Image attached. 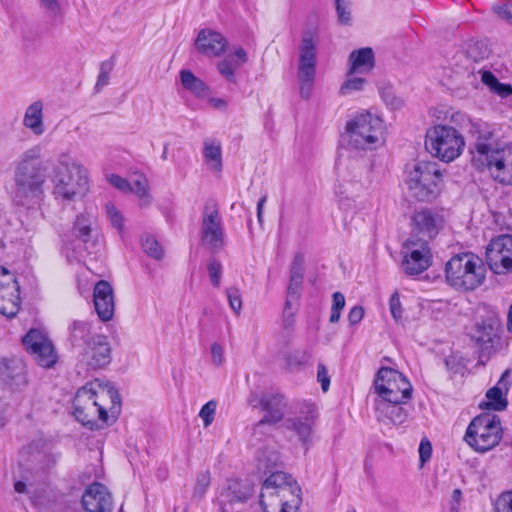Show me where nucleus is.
<instances>
[{"label":"nucleus","instance_id":"55","mask_svg":"<svg viewBox=\"0 0 512 512\" xmlns=\"http://www.w3.org/2000/svg\"><path fill=\"white\" fill-rule=\"evenodd\" d=\"M317 380L321 384L322 391L327 392L330 387V376L323 363H319L317 366Z\"/></svg>","mask_w":512,"mask_h":512},{"label":"nucleus","instance_id":"7","mask_svg":"<svg viewBox=\"0 0 512 512\" xmlns=\"http://www.w3.org/2000/svg\"><path fill=\"white\" fill-rule=\"evenodd\" d=\"M319 31L316 26L303 30L299 47L298 79L300 94L303 99H309L315 81L317 64V47Z\"/></svg>","mask_w":512,"mask_h":512},{"label":"nucleus","instance_id":"3","mask_svg":"<svg viewBox=\"0 0 512 512\" xmlns=\"http://www.w3.org/2000/svg\"><path fill=\"white\" fill-rule=\"evenodd\" d=\"M14 181L13 202L17 206H29L42 195L46 174L39 161V148L29 149L21 155Z\"/></svg>","mask_w":512,"mask_h":512},{"label":"nucleus","instance_id":"12","mask_svg":"<svg viewBox=\"0 0 512 512\" xmlns=\"http://www.w3.org/2000/svg\"><path fill=\"white\" fill-rule=\"evenodd\" d=\"M374 390L382 400L389 402L408 401L412 397V385L398 370L381 367L374 379Z\"/></svg>","mask_w":512,"mask_h":512},{"label":"nucleus","instance_id":"26","mask_svg":"<svg viewBox=\"0 0 512 512\" xmlns=\"http://www.w3.org/2000/svg\"><path fill=\"white\" fill-rule=\"evenodd\" d=\"M95 311L102 321L112 319L115 310L113 288L108 281L100 280L93 291Z\"/></svg>","mask_w":512,"mask_h":512},{"label":"nucleus","instance_id":"1","mask_svg":"<svg viewBox=\"0 0 512 512\" xmlns=\"http://www.w3.org/2000/svg\"><path fill=\"white\" fill-rule=\"evenodd\" d=\"M99 394L108 396L113 407L120 406L121 397L118 390L110 383L102 385L97 381L78 389L73 399V414L76 420L92 431L103 429L115 421L109 417L105 407L98 403Z\"/></svg>","mask_w":512,"mask_h":512},{"label":"nucleus","instance_id":"60","mask_svg":"<svg viewBox=\"0 0 512 512\" xmlns=\"http://www.w3.org/2000/svg\"><path fill=\"white\" fill-rule=\"evenodd\" d=\"M479 72L481 73V81L483 82V84L488 86L491 91L493 87H495L496 84H498L499 82L497 77L491 71L488 70H480Z\"/></svg>","mask_w":512,"mask_h":512},{"label":"nucleus","instance_id":"25","mask_svg":"<svg viewBox=\"0 0 512 512\" xmlns=\"http://www.w3.org/2000/svg\"><path fill=\"white\" fill-rule=\"evenodd\" d=\"M194 45L199 53L208 57H218L225 52L228 40L220 32L204 28L199 31Z\"/></svg>","mask_w":512,"mask_h":512},{"label":"nucleus","instance_id":"61","mask_svg":"<svg viewBox=\"0 0 512 512\" xmlns=\"http://www.w3.org/2000/svg\"><path fill=\"white\" fill-rule=\"evenodd\" d=\"M491 92L502 98H507L508 96L512 95V86L510 84L498 82V84L493 87Z\"/></svg>","mask_w":512,"mask_h":512},{"label":"nucleus","instance_id":"58","mask_svg":"<svg viewBox=\"0 0 512 512\" xmlns=\"http://www.w3.org/2000/svg\"><path fill=\"white\" fill-rule=\"evenodd\" d=\"M364 316V309L362 306H354L348 313V321L351 325H356L361 322Z\"/></svg>","mask_w":512,"mask_h":512},{"label":"nucleus","instance_id":"33","mask_svg":"<svg viewBox=\"0 0 512 512\" xmlns=\"http://www.w3.org/2000/svg\"><path fill=\"white\" fill-rule=\"evenodd\" d=\"M21 306L20 289L18 291L0 290V313L8 318L17 315Z\"/></svg>","mask_w":512,"mask_h":512},{"label":"nucleus","instance_id":"40","mask_svg":"<svg viewBox=\"0 0 512 512\" xmlns=\"http://www.w3.org/2000/svg\"><path fill=\"white\" fill-rule=\"evenodd\" d=\"M312 359V353L308 349L295 350L286 356V362L291 368L308 365Z\"/></svg>","mask_w":512,"mask_h":512},{"label":"nucleus","instance_id":"32","mask_svg":"<svg viewBox=\"0 0 512 512\" xmlns=\"http://www.w3.org/2000/svg\"><path fill=\"white\" fill-rule=\"evenodd\" d=\"M42 110V102L35 101L28 106L24 115V125L31 129L36 135H41L44 133Z\"/></svg>","mask_w":512,"mask_h":512},{"label":"nucleus","instance_id":"42","mask_svg":"<svg viewBox=\"0 0 512 512\" xmlns=\"http://www.w3.org/2000/svg\"><path fill=\"white\" fill-rule=\"evenodd\" d=\"M20 285L16 276L4 267H0V290L18 291Z\"/></svg>","mask_w":512,"mask_h":512},{"label":"nucleus","instance_id":"17","mask_svg":"<svg viewBox=\"0 0 512 512\" xmlns=\"http://www.w3.org/2000/svg\"><path fill=\"white\" fill-rule=\"evenodd\" d=\"M22 343L34 361L43 368L53 367L58 355L51 340L38 329H31L23 338Z\"/></svg>","mask_w":512,"mask_h":512},{"label":"nucleus","instance_id":"13","mask_svg":"<svg viewBox=\"0 0 512 512\" xmlns=\"http://www.w3.org/2000/svg\"><path fill=\"white\" fill-rule=\"evenodd\" d=\"M402 267L407 275L413 276L427 270L432 261L429 243L424 238L410 236L402 248Z\"/></svg>","mask_w":512,"mask_h":512},{"label":"nucleus","instance_id":"15","mask_svg":"<svg viewBox=\"0 0 512 512\" xmlns=\"http://www.w3.org/2000/svg\"><path fill=\"white\" fill-rule=\"evenodd\" d=\"M254 494V486L247 479L231 478L220 489L217 503L221 512H237V506L245 504Z\"/></svg>","mask_w":512,"mask_h":512},{"label":"nucleus","instance_id":"22","mask_svg":"<svg viewBox=\"0 0 512 512\" xmlns=\"http://www.w3.org/2000/svg\"><path fill=\"white\" fill-rule=\"evenodd\" d=\"M26 449L33 461L44 471L53 469L61 458L57 442L50 437L37 436L27 445Z\"/></svg>","mask_w":512,"mask_h":512},{"label":"nucleus","instance_id":"35","mask_svg":"<svg viewBox=\"0 0 512 512\" xmlns=\"http://www.w3.org/2000/svg\"><path fill=\"white\" fill-rule=\"evenodd\" d=\"M180 80L183 88L196 97L202 98L208 91V86L190 70L183 69L180 71Z\"/></svg>","mask_w":512,"mask_h":512},{"label":"nucleus","instance_id":"11","mask_svg":"<svg viewBox=\"0 0 512 512\" xmlns=\"http://www.w3.org/2000/svg\"><path fill=\"white\" fill-rule=\"evenodd\" d=\"M471 133L475 136L472 162L478 170H483L490 160H494L506 151L494 125L483 122H471Z\"/></svg>","mask_w":512,"mask_h":512},{"label":"nucleus","instance_id":"47","mask_svg":"<svg viewBox=\"0 0 512 512\" xmlns=\"http://www.w3.org/2000/svg\"><path fill=\"white\" fill-rule=\"evenodd\" d=\"M210 485V473L209 472H203L197 476L196 484L194 487L193 495L194 497H197L201 499L205 493L207 488Z\"/></svg>","mask_w":512,"mask_h":512},{"label":"nucleus","instance_id":"23","mask_svg":"<svg viewBox=\"0 0 512 512\" xmlns=\"http://www.w3.org/2000/svg\"><path fill=\"white\" fill-rule=\"evenodd\" d=\"M0 379L12 391H23L28 385L26 365L17 357L0 358Z\"/></svg>","mask_w":512,"mask_h":512},{"label":"nucleus","instance_id":"14","mask_svg":"<svg viewBox=\"0 0 512 512\" xmlns=\"http://www.w3.org/2000/svg\"><path fill=\"white\" fill-rule=\"evenodd\" d=\"M486 262L497 275L512 273V235L501 234L490 240L486 247Z\"/></svg>","mask_w":512,"mask_h":512},{"label":"nucleus","instance_id":"53","mask_svg":"<svg viewBox=\"0 0 512 512\" xmlns=\"http://www.w3.org/2000/svg\"><path fill=\"white\" fill-rule=\"evenodd\" d=\"M390 312L394 320L398 323L402 319V306L398 292H394L389 300Z\"/></svg>","mask_w":512,"mask_h":512},{"label":"nucleus","instance_id":"54","mask_svg":"<svg viewBox=\"0 0 512 512\" xmlns=\"http://www.w3.org/2000/svg\"><path fill=\"white\" fill-rule=\"evenodd\" d=\"M493 325L492 324H485V322L481 324H477V332L480 333V335L477 337V342L479 343H487L490 342L493 335Z\"/></svg>","mask_w":512,"mask_h":512},{"label":"nucleus","instance_id":"37","mask_svg":"<svg viewBox=\"0 0 512 512\" xmlns=\"http://www.w3.org/2000/svg\"><path fill=\"white\" fill-rule=\"evenodd\" d=\"M204 157L206 162L212 169L220 171L222 167V155L220 144H212L208 141L204 142Z\"/></svg>","mask_w":512,"mask_h":512},{"label":"nucleus","instance_id":"24","mask_svg":"<svg viewBox=\"0 0 512 512\" xmlns=\"http://www.w3.org/2000/svg\"><path fill=\"white\" fill-rule=\"evenodd\" d=\"M81 502L88 512H111L113 507L111 494L106 486L99 482L87 486Z\"/></svg>","mask_w":512,"mask_h":512},{"label":"nucleus","instance_id":"36","mask_svg":"<svg viewBox=\"0 0 512 512\" xmlns=\"http://www.w3.org/2000/svg\"><path fill=\"white\" fill-rule=\"evenodd\" d=\"M463 52L468 59L478 62L488 58L490 49L487 40L470 39L465 44Z\"/></svg>","mask_w":512,"mask_h":512},{"label":"nucleus","instance_id":"6","mask_svg":"<svg viewBox=\"0 0 512 512\" xmlns=\"http://www.w3.org/2000/svg\"><path fill=\"white\" fill-rule=\"evenodd\" d=\"M405 180L411 196L419 201H432L440 193L442 173L434 161H417Z\"/></svg>","mask_w":512,"mask_h":512},{"label":"nucleus","instance_id":"9","mask_svg":"<svg viewBox=\"0 0 512 512\" xmlns=\"http://www.w3.org/2000/svg\"><path fill=\"white\" fill-rule=\"evenodd\" d=\"M465 441L475 451L485 453L493 449L502 439V426L499 416L482 413L468 425Z\"/></svg>","mask_w":512,"mask_h":512},{"label":"nucleus","instance_id":"34","mask_svg":"<svg viewBox=\"0 0 512 512\" xmlns=\"http://www.w3.org/2000/svg\"><path fill=\"white\" fill-rule=\"evenodd\" d=\"M507 393L502 390V387L494 386L486 392V398L488 401L481 402L479 407L481 409L503 411L508 406V400L506 397Z\"/></svg>","mask_w":512,"mask_h":512},{"label":"nucleus","instance_id":"56","mask_svg":"<svg viewBox=\"0 0 512 512\" xmlns=\"http://www.w3.org/2000/svg\"><path fill=\"white\" fill-rule=\"evenodd\" d=\"M432 455V445L426 438L422 439L419 445V459L422 464L427 462Z\"/></svg>","mask_w":512,"mask_h":512},{"label":"nucleus","instance_id":"38","mask_svg":"<svg viewBox=\"0 0 512 512\" xmlns=\"http://www.w3.org/2000/svg\"><path fill=\"white\" fill-rule=\"evenodd\" d=\"M217 69L219 73L230 83H236V74L235 71L239 69L238 63L235 62L234 56L227 55L223 60H221Z\"/></svg>","mask_w":512,"mask_h":512},{"label":"nucleus","instance_id":"21","mask_svg":"<svg viewBox=\"0 0 512 512\" xmlns=\"http://www.w3.org/2000/svg\"><path fill=\"white\" fill-rule=\"evenodd\" d=\"M112 348L105 335L98 334L80 353L79 362L86 366L87 370H99L105 368L112 360Z\"/></svg>","mask_w":512,"mask_h":512},{"label":"nucleus","instance_id":"27","mask_svg":"<svg viewBox=\"0 0 512 512\" xmlns=\"http://www.w3.org/2000/svg\"><path fill=\"white\" fill-rule=\"evenodd\" d=\"M484 169H488L494 180L502 185H512V143L506 145L505 152L483 165Z\"/></svg>","mask_w":512,"mask_h":512},{"label":"nucleus","instance_id":"62","mask_svg":"<svg viewBox=\"0 0 512 512\" xmlns=\"http://www.w3.org/2000/svg\"><path fill=\"white\" fill-rule=\"evenodd\" d=\"M109 182L116 188H118L119 190L121 191H128V188H129V181H127L126 179L122 178L121 176L119 175H116V174H112L110 177H109Z\"/></svg>","mask_w":512,"mask_h":512},{"label":"nucleus","instance_id":"20","mask_svg":"<svg viewBox=\"0 0 512 512\" xmlns=\"http://www.w3.org/2000/svg\"><path fill=\"white\" fill-rule=\"evenodd\" d=\"M202 243L212 251H219L224 246V229L216 205L206 204L201 225Z\"/></svg>","mask_w":512,"mask_h":512},{"label":"nucleus","instance_id":"29","mask_svg":"<svg viewBox=\"0 0 512 512\" xmlns=\"http://www.w3.org/2000/svg\"><path fill=\"white\" fill-rule=\"evenodd\" d=\"M98 334L91 332V325L82 320H74L69 326L68 343L77 354L80 353L90 342L94 336Z\"/></svg>","mask_w":512,"mask_h":512},{"label":"nucleus","instance_id":"57","mask_svg":"<svg viewBox=\"0 0 512 512\" xmlns=\"http://www.w3.org/2000/svg\"><path fill=\"white\" fill-rule=\"evenodd\" d=\"M303 280L289 278V285L287 288V294L289 297H295L298 299L301 295Z\"/></svg>","mask_w":512,"mask_h":512},{"label":"nucleus","instance_id":"28","mask_svg":"<svg viewBox=\"0 0 512 512\" xmlns=\"http://www.w3.org/2000/svg\"><path fill=\"white\" fill-rule=\"evenodd\" d=\"M260 405L265 411V415L258 425L276 424L283 419L286 402L282 395L265 394L260 399Z\"/></svg>","mask_w":512,"mask_h":512},{"label":"nucleus","instance_id":"41","mask_svg":"<svg viewBox=\"0 0 512 512\" xmlns=\"http://www.w3.org/2000/svg\"><path fill=\"white\" fill-rule=\"evenodd\" d=\"M351 2L350 0H335L337 18L342 25H351Z\"/></svg>","mask_w":512,"mask_h":512},{"label":"nucleus","instance_id":"19","mask_svg":"<svg viewBox=\"0 0 512 512\" xmlns=\"http://www.w3.org/2000/svg\"><path fill=\"white\" fill-rule=\"evenodd\" d=\"M443 214L435 209L422 208L414 211L411 216V234L415 238H424L428 242L434 239L444 228Z\"/></svg>","mask_w":512,"mask_h":512},{"label":"nucleus","instance_id":"8","mask_svg":"<svg viewBox=\"0 0 512 512\" xmlns=\"http://www.w3.org/2000/svg\"><path fill=\"white\" fill-rule=\"evenodd\" d=\"M465 141L461 133L452 126L436 125L426 132L425 148L443 162L455 160L462 152Z\"/></svg>","mask_w":512,"mask_h":512},{"label":"nucleus","instance_id":"45","mask_svg":"<svg viewBox=\"0 0 512 512\" xmlns=\"http://www.w3.org/2000/svg\"><path fill=\"white\" fill-rule=\"evenodd\" d=\"M305 259L302 253H297L294 256L291 268H290V278L292 279H304L305 273Z\"/></svg>","mask_w":512,"mask_h":512},{"label":"nucleus","instance_id":"5","mask_svg":"<svg viewBox=\"0 0 512 512\" xmlns=\"http://www.w3.org/2000/svg\"><path fill=\"white\" fill-rule=\"evenodd\" d=\"M383 121L370 112H362L347 121L345 132L349 145L357 150L376 149L383 136Z\"/></svg>","mask_w":512,"mask_h":512},{"label":"nucleus","instance_id":"44","mask_svg":"<svg viewBox=\"0 0 512 512\" xmlns=\"http://www.w3.org/2000/svg\"><path fill=\"white\" fill-rule=\"evenodd\" d=\"M492 11L502 20L512 25V0H506L503 3L494 4Z\"/></svg>","mask_w":512,"mask_h":512},{"label":"nucleus","instance_id":"43","mask_svg":"<svg viewBox=\"0 0 512 512\" xmlns=\"http://www.w3.org/2000/svg\"><path fill=\"white\" fill-rule=\"evenodd\" d=\"M366 80L361 77L348 78L340 87V94L345 96L352 92L361 91L364 88Z\"/></svg>","mask_w":512,"mask_h":512},{"label":"nucleus","instance_id":"31","mask_svg":"<svg viewBox=\"0 0 512 512\" xmlns=\"http://www.w3.org/2000/svg\"><path fill=\"white\" fill-rule=\"evenodd\" d=\"M407 401L389 402L382 400L378 405L379 419H387L393 424H402L408 418Z\"/></svg>","mask_w":512,"mask_h":512},{"label":"nucleus","instance_id":"59","mask_svg":"<svg viewBox=\"0 0 512 512\" xmlns=\"http://www.w3.org/2000/svg\"><path fill=\"white\" fill-rule=\"evenodd\" d=\"M211 356L212 361L216 366H220L224 362L223 348L220 344L213 343L211 345Z\"/></svg>","mask_w":512,"mask_h":512},{"label":"nucleus","instance_id":"2","mask_svg":"<svg viewBox=\"0 0 512 512\" xmlns=\"http://www.w3.org/2000/svg\"><path fill=\"white\" fill-rule=\"evenodd\" d=\"M301 494V487L291 475L275 471L262 484L259 504L263 512H297Z\"/></svg>","mask_w":512,"mask_h":512},{"label":"nucleus","instance_id":"52","mask_svg":"<svg viewBox=\"0 0 512 512\" xmlns=\"http://www.w3.org/2000/svg\"><path fill=\"white\" fill-rule=\"evenodd\" d=\"M446 368L453 374H461L465 369V363L462 358L456 355H449L445 358Z\"/></svg>","mask_w":512,"mask_h":512},{"label":"nucleus","instance_id":"63","mask_svg":"<svg viewBox=\"0 0 512 512\" xmlns=\"http://www.w3.org/2000/svg\"><path fill=\"white\" fill-rule=\"evenodd\" d=\"M380 95L382 99L389 105L396 107L400 104V101L395 98L390 88L380 89Z\"/></svg>","mask_w":512,"mask_h":512},{"label":"nucleus","instance_id":"48","mask_svg":"<svg viewBox=\"0 0 512 512\" xmlns=\"http://www.w3.org/2000/svg\"><path fill=\"white\" fill-rule=\"evenodd\" d=\"M106 214L108 219L110 220L111 224L119 231H123V217L121 213L116 209V207L113 204H106L105 205Z\"/></svg>","mask_w":512,"mask_h":512},{"label":"nucleus","instance_id":"4","mask_svg":"<svg viewBox=\"0 0 512 512\" xmlns=\"http://www.w3.org/2000/svg\"><path fill=\"white\" fill-rule=\"evenodd\" d=\"M446 280L456 289L471 291L485 280L486 269L483 261L472 253L453 256L445 266Z\"/></svg>","mask_w":512,"mask_h":512},{"label":"nucleus","instance_id":"18","mask_svg":"<svg viewBox=\"0 0 512 512\" xmlns=\"http://www.w3.org/2000/svg\"><path fill=\"white\" fill-rule=\"evenodd\" d=\"M297 415L285 420L286 429L293 431L308 450L312 442V428L317 418V408L312 402H301L297 404Z\"/></svg>","mask_w":512,"mask_h":512},{"label":"nucleus","instance_id":"16","mask_svg":"<svg viewBox=\"0 0 512 512\" xmlns=\"http://www.w3.org/2000/svg\"><path fill=\"white\" fill-rule=\"evenodd\" d=\"M97 232V218L91 212L85 211L78 215L72 227V235L76 238L69 245L68 249H72L75 260L82 259L85 254H90L88 244L93 245V237Z\"/></svg>","mask_w":512,"mask_h":512},{"label":"nucleus","instance_id":"49","mask_svg":"<svg viewBox=\"0 0 512 512\" xmlns=\"http://www.w3.org/2000/svg\"><path fill=\"white\" fill-rule=\"evenodd\" d=\"M227 298L231 309L237 314H240L242 308L241 293L238 288L230 287L226 290Z\"/></svg>","mask_w":512,"mask_h":512},{"label":"nucleus","instance_id":"46","mask_svg":"<svg viewBox=\"0 0 512 512\" xmlns=\"http://www.w3.org/2000/svg\"><path fill=\"white\" fill-rule=\"evenodd\" d=\"M208 273L211 284L218 288L220 286V278L222 275V264L215 258L208 263Z\"/></svg>","mask_w":512,"mask_h":512},{"label":"nucleus","instance_id":"64","mask_svg":"<svg viewBox=\"0 0 512 512\" xmlns=\"http://www.w3.org/2000/svg\"><path fill=\"white\" fill-rule=\"evenodd\" d=\"M496 508H504V510L512 511V492L504 493L497 503Z\"/></svg>","mask_w":512,"mask_h":512},{"label":"nucleus","instance_id":"51","mask_svg":"<svg viewBox=\"0 0 512 512\" xmlns=\"http://www.w3.org/2000/svg\"><path fill=\"white\" fill-rule=\"evenodd\" d=\"M215 411L216 402L214 400H210L202 406L199 416L202 418L205 427L209 426L213 422Z\"/></svg>","mask_w":512,"mask_h":512},{"label":"nucleus","instance_id":"10","mask_svg":"<svg viewBox=\"0 0 512 512\" xmlns=\"http://www.w3.org/2000/svg\"><path fill=\"white\" fill-rule=\"evenodd\" d=\"M54 194L71 201L88 190V173L80 164L67 160L59 161L54 169Z\"/></svg>","mask_w":512,"mask_h":512},{"label":"nucleus","instance_id":"39","mask_svg":"<svg viewBox=\"0 0 512 512\" xmlns=\"http://www.w3.org/2000/svg\"><path fill=\"white\" fill-rule=\"evenodd\" d=\"M141 246L143 251L150 257L161 260L164 256V251L158 241L152 235H145L141 238Z\"/></svg>","mask_w":512,"mask_h":512},{"label":"nucleus","instance_id":"50","mask_svg":"<svg viewBox=\"0 0 512 512\" xmlns=\"http://www.w3.org/2000/svg\"><path fill=\"white\" fill-rule=\"evenodd\" d=\"M128 191L135 193L137 196L143 198L148 195L147 180L143 176L129 182Z\"/></svg>","mask_w":512,"mask_h":512},{"label":"nucleus","instance_id":"30","mask_svg":"<svg viewBox=\"0 0 512 512\" xmlns=\"http://www.w3.org/2000/svg\"><path fill=\"white\" fill-rule=\"evenodd\" d=\"M348 74L370 71L375 66L374 51L370 47L353 50L348 57Z\"/></svg>","mask_w":512,"mask_h":512}]
</instances>
